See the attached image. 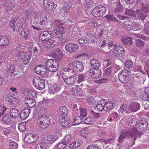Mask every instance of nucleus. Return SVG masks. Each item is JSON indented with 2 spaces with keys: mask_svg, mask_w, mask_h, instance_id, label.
I'll list each match as a JSON object with an SVG mask.
<instances>
[{
  "mask_svg": "<svg viewBox=\"0 0 149 149\" xmlns=\"http://www.w3.org/2000/svg\"><path fill=\"white\" fill-rule=\"evenodd\" d=\"M9 146L10 149H17L18 145L16 142L11 141L10 142Z\"/></svg>",
  "mask_w": 149,
  "mask_h": 149,
  "instance_id": "nucleus-55",
  "label": "nucleus"
},
{
  "mask_svg": "<svg viewBox=\"0 0 149 149\" xmlns=\"http://www.w3.org/2000/svg\"><path fill=\"white\" fill-rule=\"evenodd\" d=\"M119 112L123 113L129 114L130 113V111L127 105L124 104L121 106L119 110Z\"/></svg>",
  "mask_w": 149,
  "mask_h": 149,
  "instance_id": "nucleus-24",
  "label": "nucleus"
},
{
  "mask_svg": "<svg viewBox=\"0 0 149 149\" xmlns=\"http://www.w3.org/2000/svg\"><path fill=\"white\" fill-rule=\"evenodd\" d=\"M80 113L81 116L84 118L87 116V112L86 109L85 108L80 109Z\"/></svg>",
  "mask_w": 149,
  "mask_h": 149,
  "instance_id": "nucleus-60",
  "label": "nucleus"
},
{
  "mask_svg": "<svg viewBox=\"0 0 149 149\" xmlns=\"http://www.w3.org/2000/svg\"><path fill=\"white\" fill-rule=\"evenodd\" d=\"M71 137V135L70 134H68L62 140L65 142V144L68 145L70 141Z\"/></svg>",
  "mask_w": 149,
  "mask_h": 149,
  "instance_id": "nucleus-52",
  "label": "nucleus"
},
{
  "mask_svg": "<svg viewBox=\"0 0 149 149\" xmlns=\"http://www.w3.org/2000/svg\"><path fill=\"white\" fill-rule=\"evenodd\" d=\"M47 139L48 142L52 143L56 140V137L55 135H49L47 137Z\"/></svg>",
  "mask_w": 149,
  "mask_h": 149,
  "instance_id": "nucleus-44",
  "label": "nucleus"
},
{
  "mask_svg": "<svg viewBox=\"0 0 149 149\" xmlns=\"http://www.w3.org/2000/svg\"><path fill=\"white\" fill-rule=\"evenodd\" d=\"M52 53L53 57L58 60H62L63 58L62 53L58 48L54 49Z\"/></svg>",
  "mask_w": 149,
  "mask_h": 149,
  "instance_id": "nucleus-17",
  "label": "nucleus"
},
{
  "mask_svg": "<svg viewBox=\"0 0 149 149\" xmlns=\"http://www.w3.org/2000/svg\"><path fill=\"white\" fill-rule=\"evenodd\" d=\"M66 145H67L65 144V142L61 140L60 142L56 146L58 149H63Z\"/></svg>",
  "mask_w": 149,
  "mask_h": 149,
  "instance_id": "nucleus-53",
  "label": "nucleus"
},
{
  "mask_svg": "<svg viewBox=\"0 0 149 149\" xmlns=\"http://www.w3.org/2000/svg\"><path fill=\"white\" fill-rule=\"evenodd\" d=\"M61 125L65 128H68L71 125L70 121L69 120H65L64 119L60 120Z\"/></svg>",
  "mask_w": 149,
  "mask_h": 149,
  "instance_id": "nucleus-34",
  "label": "nucleus"
},
{
  "mask_svg": "<svg viewBox=\"0 0 149 149\" xmlns=\"http://www.w3.org/2000/svg\"><path fill=\"white\" fill-rule=\"evenodd\" d=\"M50 123V119L47 115H43L39 116L37 120V124L41 128H47Z\"/></svg>",
  "mask_w": 149,
  "mask_h": 149,
  "instance_id": "nucleus-5",
  "label": "nucleus"
},
{
  "mask_svg": "<svg viewBox=\"0 0 149 149\" xmlns=\"http://www.w3.org/2000/svg\"><path fill=\"white\" fill-rule=\"evenodd\" d=\"M38 135L32 133H29L25 136L24 138V141L29 143L36 142L38 139Z\"/></svg>",
  "mask_w": 149,
  "mask_h": 149,
  "instance_id": "nucleus-10",
  "label": "nucleus"
},
{
  "mask_svg": "<svg viewBox=\"0 0 149 149\" xmlns=\"http://www.w3.org/2000/svg\"><path fill=\"white\" fill-rule=\"evenodd\" d=\"M51 38H49L44 43H43V46L47 48H49L50 47H53L54 46V42L53 40L50 39Z\"/></svg>",
  "mask_w": 149,
  "mask_h": 149,
  "instance_id": "nucleus-31",
  "label": "nucleus"
},
{
  "mask_svg": "<svg viewBox=\"0 0 149 149\" xmlns=\"http://www.w3.org/2000/svg\"><path fill=\"white\" fill-rule=\"evenodd\" d=\"M106 11L105 7L102 5H99L93 9L92 11V13L95 17H99L103 16Z\"/></svg>",
  "mask_w": 149,
  "mask_h": 149,
  "instance_id": "nucleus-6",
  "label": "nucleus"
},
{
  "mask_svg": "<svg viewBox=\"0 0 149 149\" xmlns=\"http://www.w3.org/2000/svg\"><path fill=\"white\" fill-rule=\"evenodd\" d=\"M125 14L126 15L133 16H136V13L133 10L128 8L126 9Z\"/></svg>",
  "mask_w": 149,
  "mask_h": 149,
  "instance_id": "nucleus-49",
  "label": "nucleus"
},
{
  "mask_svg": "<svg viewBox=\"0 0 149 149\" xmlns=\"http://www.w3.org/2000/svg\"><path fill=\"white\" fill-rule=\"evenodd\" d=\"M26 124L24 123H20L18 126V129L21 132H24L26 130Z\"/></svg>",
  "mask_w": 149,
  "mask_h": 149,
  "instance_id": "nucleus-56",
  "label": "nucleus"
},
{
  "mask_svg": "<svg viewBox=\"0 0 149 149\" xmlns=\"http://www.w3.org/2000/svg\"><path fill=\"white\" fill-rule=\"evenodd\" d=\"M33 21L34 22H47V17L43 13H37L35 15Z\"/></svg>",
  "mask_w": 149,
  "mask_h": 149,
  "instance_id": "nucleus-12",
  "label": "nucleus"
},
{
  "mask_svg": "<svg viewBox=\"0 0 149 149\" xmlns=\"http://www.w3.org/2000/svg\"><path fill=\"white\" fill-rule=\"evenodd\" d=\"M129 72L126 69H124L120 72L118 74V77L119 80L123 83L126 80Z\"/></svg>",
  "mask_w": 149,
  "mask_h": 149,
  "instance_id": "nucleus-15",
  "label": "nucleus"
},
{
  "mask_svg": "<svg viewBox=\"0 0 149 149\" xmlns=\"http://www.w3.org/2000/svg\"><path fill=\"white\" fill-rule=\"evenodd\" d=\"M124 65L126 68H130L133 66V63L131 60L127 61L124 63Z\"/></svg>",
  "mask_w": 149,
  "mask_h": 149,
  "instance_id": "nucleus-58",
  "label": "nucleus"
},
{
  "mask_svg": "<svg viewBox=\"0 0 149 149\" xmlns=\"http://www.w3.org/2000/svg\"><path fill=\"white\" fill-rule=\"evenodd\" d=\"M84 68L82 63L78 61H76L68 65L67 68L64 69V71L66 72V74L69 72L71 73L75 72H81Z\"/></svg>",
  "mask_w": 149,
  "mask_h": 149,
  "instance_id": "nucleus-3",
  "label": "nucleus"
},
{
  "mask_svg": "<svg viewBox=\"0 0 149 149\" xmlns=\"http://www.w3.org/2000/svg\"><path fill=\"white\" fill-rule=\"evenodd\" d=\"M105 102L103 100L99 101L96 107L97 109L100 111H104Z\"/></svg>",
  "mask_w": 149,
  "mask_h": 149,
  "instance_id": "nucleus-32",
  "label": "nucleus"
},
{
  "mask_svg": "<svg viewBox=\"0 0 149 149\" xmlns=\"http://www.w3.org/2000/svg\"><path fill=\"white\" fill-rule=\"evenodd\" d=\"M143 26L139 24H132V27H129L128 28L129 31H136L142 29Z\"/></svg>",
  "mask_w": 149,
  "mask_h": 149,
  "instance_id": "nucleus-37",
  "label": "nucleus"
},
{
  "mask_svg": "<svg viewBox=\"0 0 149 149\" xmlns=\"http://www.w3.org/2000/svg\"><path fill=\"white\" fill-rule=\"evenodd\" d=\"M141 8L143 11H145L147 13H149V3L144 4Z\"/></svg>",
  "mask_w": 149,
  "mask_h": 149,
  "instance_id": "nucleus-62",
  "label": "nucleus"
},
{
  "mask_svg": "<svg viewBox=\"0 0 149 149\" xmlns=\"http://www.w3.org/2000/svg\"><path fill=\"white\" fill-rule=\"evenodd\" d=\"M2 38V40H3V41H2V46H6L9 45V41L7 37L6 36H3Z\"/></svg>",
  "mask_w": 149,
  "mask_h": 149,
  "instance_id": "nucleus-54",
  "label": "nucleus"
},
{
  "mask_svg": "<svg viewBox=\"0 0 149 149\" xmlns=\"http://www.w3.org/2000/svg\"><path fill=\"white\" fill-rule=\"evenodd\" d=\"M32 82L35 87L38 89L41 90L45 87L44 81L40 79L39 77H34L33 79Z\"/></svg>",
  "mask_w": 149,
  "mask_h": 149,
  "instance_id": "nucleus-8",
  "label": "nucleus"
},
{
  "mask_svg": "<svg viewBox=\"0 0 149 149\" xmlns=\"http://www.w3.org/2000/svg\"><path fill=\"white\" fill-rule=\"evenodd\" d=\"M2 133L5 135L8 136L11 133L10 128L9 127L3 128L2 129Z\"/></svg>",
  "mask_w": 149,
  "mask_h": 149,
  "instance_id": "nucleus-59",
  "label": "nucleus"
},
{
  "mask_svg": "<svg viewBox=\"0 0 149 149\" xmlns=\"http://www.w3.org/2000/svg\"><path fill=\"white\" fill-rule=\"evenodd\" d=\"M64 32V30L62 28H60L58 31L53 30L52 31H44L40 33L39 38L42 41H45L47 38H61L63 37Z\"/></svg>",
  "mask_w": 149,
  "mask_h": 149,
  "instance_id": "nucleus-2",
  "label": "nucleus"
},
{
  "mask_svg": "<svg viewBox=\"0 0 149 149\" xmlns=\"http://www.w3.org/2000/svg\"><path fill=\"white\" fill-rule=\"evenodd\" d=\"M19 114V112L18 109H13L10 111V116L13 118H17Z\"/></svg>",
  "mask_w": 149,
  "mask_h": 149,
  "instance_id": "nucleus-27",
  "label": "nucleus"
},
{
  "mask_svg": "<svg viewBox=\"0 0 149 149\" xmlns=\"http://www.w3.org/2000/svg\"><path fill=\"white\" fill-rule=\"evenodd\" d=\"M148 125L147 119L144 118H142L139 122L138 128L141 131H144L147 129Z\"/></svg>",
  "mask_w": 149,
  "mask_h": 149,
  "instance_id": "nucleus-16",
  "label": "nucleus"
},
{
  "mask_svg": "<svg viewBox=\"0 0 149 149\" xmlns=\"http://www.w3.org/2000/svg\"><path fill=\"white\" fill-rule=\"evenodd\" d=\"M29 33V30L25 28V29L21 31V35L24 39L26 40L28 38Z\"/></svg>",
  "mask_w": 149,
  "mask_h": 149,
  "instance_id": "nucleus-39",
  "label": "nucleus"
},
{
  "mask_svg": "<svg viewBox=\"0 0 149 149\" xmlns=\"http://www.w3.org/2000/svg\"><path fill=\"white\" fill-rule=\"evenodd\" d=\"M74 89L75 90L76 92L77 93V95L81 96L82 95L83 93L82 92V90L81 88H79V86H75L74 87Z\"/></svg>",
  "mask_w": 149,
  "mask_h": 149,
  "instance_id": "nucleus-57",
  "label": "nucleus"
},
{
  "mask_svg": "<svg viewBox=\"0 0 149 149\" xmlns=\"http://www.w3.org/2000/svg\"><path fill=\"white\" fill-rule=\"evenodd\" d=\"M135 43V45L139 47H141L143 46L144 45V42L140 39L136 40Z\"/></svg>",
  "mask_w": 149,
  "mask_h": 149,
  "instance_id": "nucleus-51",
  "label": "nucleus"
},
{
  "mask_svg": "<svg viewBox=\"0 0 149 149\" xmlns=\"http://www.w3.org/2000/svg\"><path fill=\"white\" fill-rule=\"evenodd\" d=\"M105 17L107 19L110 21L115 22H118V20L116 19L115 17L113 15H107L105 16Z\"/></svg>",
  "mask_w": 149,
  "mask_h": 149,
  "instance_id": "nucleus-47",
  "label": "nucleus"
},
{
  "mask_svg": "<svg viewBox=\"0 0 149 149\" xmlns=\"http://www.w3.org/2000/svg\"><path fill=\"white\" fill-rule=\"evenodd\" d=\"M82 122V119L79 116H75L72 122L73 125H77L80 124Z\"/></svg>",
  "mask_w": 149,
  "mask_h": 149,
  "instance_id": "nucleus-42",
  "label": "nucleus"
},
{
  "mask_svg": "<svg viewBox=\"0 0 149 149\" xmlns=\"http://www.w3.org/2000/svg\"><path fill=\"white\" fill-rule=\"evenodd\" d=\"M24 101L25 103L27 106L31 108L33 107L36 105L35 101L31 98H26Z\"/></svg>",
  "mask_w": 149,
  "mask_h": 149,
  "instance_id": "nucleus-25",
  "label": "nucleus"
},
{
  "mask_svg": "<svg viewBox=\"0 0 149 149\" xmlns=\"http://www.w3.org/2000/svg\"><path fill=\"white\" fill-rule=\"evenodd\" d=\"M132 22L130 21L129 19H127L124 22V24L125 26V27L129 31V27H132Z\"/></svg>",
  "mask_w": 149,
  "mask_h": 149,
  "instance_id": "nucleus-50",
  "label": "nucleus"
},
{
  "mask_svg": "<svg viewBox=\"0 0 149 149\" xmlns=\"http://www.w3.org/2000/svg\"><path fill=\"white\" fill-rule=\"evenodd\" d=\"M124 49L122 47H119L117 48L113 52V54L118 58H120L123 56L125 54Z\"/></svg>",
  "mask_w": 149,
  "mask_h": 149,
  "instance_id": "nucleus-19",
  "label": "nucleus"
},
{
  "mask_svg": "<svg viewBox=\"0 0 149 149\" xmlns=\"http://www.w3.org/2000/svg\"><path fill=\"white\" fill-rule=\"evenodd\" d=\"M69 73L65 74L62 76V78L65 83L68 85L73 86L74 85L76 82V78L77 77V75L74 74L72 76H70V77L66 76V74Z\"/></svg>",
  "mask_w": 149,
  "mask_h": 149,
  "instance_id": "nucleus-9",
  "label": "nucleus"
},
{
  "mask_svg": "<svg viewBox=\"0 0 149 149\" xmlns=\"http://www.w3.org/2000/svg\"><path fill=\"white\" fill-rule=\"evenodd\" d=\"M132 39L130 37H123L122 39V41L125 45H130L132 43Z\"/></svg>",
  "mask_w": 149,
  "mask_h": 149,
  "instance_id": "nucleus-35",
  "label": "nucleus"
},
{
  "mask_svg": "<svg viewBox=\"0 0 149 149\" xmlns=\"http://www.w3.org/2000/svg\"><path fill=\"white\" fill-rule=\"evenodd\" d=\"M140 107L139 104L136 102L131 103L128 107L130 111V112L136 111L140 109Z\"/></svg>",
  "mask_w": 149,
  "mask_h": 149,
  "instance_id": "nucleus-22",
  "label": "nucleus"
},
{
  "mask_svg": "<svg viewBox=\"0 0 149 149\" xmlns=\"http://www.w3.org/2000/svg\"><path fill=\"white\" fill-rule=\"evenodd\" d=\"M43 3L45 7L50 10H52L54 6L52 0H44Z\"/></svg>",
  "mask_w": 149,
  "mask_h": 149,
  "instance_id": "nucleus-20",
  "label": "nucleus"
},
{
  "mask_svg": "<svg viewBox=\"0 0 149 149\" xmlns=\"http://www.w3.org/2000/svg\"><path fill=\"white\" fill-rule=\"evenodd\" d=\"M84 122L86 124L91 125L94 123V119L90 117H88L84 120Z\"/></svg>",
  "mask_w": 149,
  "mask_h": 149,
  "instance_id": "nucleus-48",
  "label": "nucleus"
},
{
  "mask_svg": "<svg viewBox=\"0 0 149 149\" xmlns=\"http://www.w3.org/2000/svg\"><path fill=\"white\" fill-rule=\"evenodd\" d=\"M80 143L78 142H74L72 144H70L69 146L70 148L75 149L80 147Z\"/></svg>",
  "mask_w": 149,
  "mask_h": 149,
  "instance_id": "nucleus-46",
  "label": "nucleus"
},
{
  "mask_svg": "<svg viewBox=\"0 0 149 149\" xmlns=\"http://www.w3.org/2000/svg\"><path fill=\"white\" fill-rule=\"evenodd\" d=\"M6 11H8L9 10L12 9L14 7V5L13 3H12L10 1H8L5 6Z\"/></svg>",
  "mask_w": 149,
  "mask_h": 149,
  "instance_id": "nucleus-43",
  "label": "nucleus"
},
{
  "mask_svg": "<svg viewBox=\"0 0 149 149\" xmlns=\"http://www.w3.org/2000/svg\"><path fill=\"white\" fill-rule=\"evenodd\" d=\"M48 26L47 22H40V23L37 22V27H35L36 30H40L46 28Z\"/></svg>",
  "mask_w": 149,
  "mask_h": 149,
  "instance_id": "nucleus-26",
  "label": "nucleus"
},
{
  "mask_svg": "<svg viewBox=\"0 0 149 149\" xmlns=\"http://www.w3.org/2000/svg\"><path fill=\"white\" fill-rule=\"evenodd\" d=\"M66 51L70 53L74 52L77 51L79 49L78 46L74 43H68L65 46Z\"/></svg>",
  "mask_w": 149,
  "mask_h": 149,
  "instance_id": "nucleus-14",
  "label": "nucleus"
},
{
  "mask_svg": "<svg viewBox=\"0 0 149 149\" xmlns=\"http://www.w3.org/2000/svg\"><path fill=\"white\" fill-rule=\"evenodd\" d=\"M17 55L22 59L23 63L26 64L29 62L31 55V52L26 53L22 51H18Z\"/></svg>",
  "mask_w": 149,
  "mask_h": 149,
  "instance_id": "nucleus-7",
  "label": "nucleus"
},
{
  "mask_svg": "<svg viewBox=\"0 0 149 149\" xmlns=\"http://www.w3.org/2000/svg\"><path fill=\"white\" fill-rule=\"evenodd\" d=\"M136 15H137L138 17L141 20H143L147 15V13L141 8V9H138L136 11Z\"/></svg>",
  "mask_w": 149,
  "mask_h": 149,
  "instance_id": "nucleus-21",
  "label": "nucleus"
},
{
  "mask_svg": "<svg viewBox=\"0 0 149 149\" xmlns=\"http://www.w3.org/2000/svg\"><path fill=\"white\" fill-rule=\"evenodd\" d=\"M122 6L120 3V0H118V3L115 8L114 12L116 13H120L123 10Z\"/></svg>",
  "mask_w": 149,
  "mask_h": 149,
  "instance_id": "nucleus-41",
  "label": "nucleus"
},
{
  "mask_svg": "<svg viewBox=\"0 0 149 149\" xmlns=\"http://www.w3.org/2000/svg\"><path fill=\"white\" fill-rule=\"evenodd\" d=\"M60 11L61 12L63 13V14L64 17H66L67 18H69L70 16V14L68 10L67 9L65 8H62L60 10Z\"/></svg>",
  "mask_w": 149,
  "mask_h": 149,
  "instance_id": "nucleus-45",
  "label": "nucleus"
},
{
  "mask_svg": "<svg viewBox=\"0 0 149 149\" xmlns=\"http://www.w3.org/2000/svg\"><path fill=\"white\" fill-rule=\"evenodd\" d=\"M45 66L42 65L36 66L34 69L35 71L38 74L42 70L47 69L50 72H56L58 69L59 63L57 60L54 59H48L46 62Z\"/></svg>",
  "mask_w": 149,
  "mask_h": 149,
  "instance_id": "nucleus-1",
  "label": "nucleus"
},
{
  "mask_svg": "<svg viewBox=\"0 0 149 149\" xmlns=\"http://www.w3.org/2000/svg\"><path fill=\"white\" fill-rule=\"evenodd\" d=\"M61 85L55 84L50 87L49 90V92L50 94H55L61 89Z\"/></svg>",
  "mask_w": 149,
  "mask_h": 149,
  "instance_id": "nucleus-23",
  "label": "nucleus"
},
{
  "mask_svg": "<svg viewBox=\"0 0 149 149\" xmlns=\"http://www.w3.org/2000/svg\"><path fill=\"white\" fill-rule=\"evenodd\" d=\"M77 75V74H76ZM86 78V76L84 74H78L76 78L77 82L78 83H80L81 82L84 81Z\"/></svg>",
  "mask_w": 149,
  "mask_h": 149,
  "instance_id": "nucleus-38",
  "label": "nucleus"
},
{
  "mask_svg": "<svg viewBox=\"0 0 149 149\" xmlns=\"http://www.w3.org/2000/svg\"><path fill=\"white\" fill-rule=\"evenodd\" d=\"M3 122L7 124H10L11 122V118L7 115H4L2 118Z\"/></svg>",
  "mask_w": 149,
  "mask_h": 149,
  "instance_id": "nucleus-40",
  "label": "nucleus"
},
{
  "mask_svg": "<svg viewBox=\"0 0 149 149\" xmlns=\"http://www.w3.org/2000/svg\"><path fill=\"white\" fill-rule=\"evenodd\" d=\"M91 65L94 69H99L101 64L97 60L95 59H92L90 61Z\"/></svg>",
  "mask_w": 149,
  "mask_h": 149,
  "instance_id": "nucleus-30",
  "label": "nucleus"
},
{
  "mask_svg": "<svg viewBox=\"0 0 149 149\" xmlns=\"http://www.w3.org/2000/svg\"><path fill=\"white\" fill-rule=\"evenodd\" d=\"M58 112L59 115L62 116L63 117H64L66 116L68 114V110L65 107H63L58 110Z\"/></svg>",
  "mask_w": 149,
  "mask_h": 149,
  "instance_id": "nucleus-28",
  "label": "nucleus"
},
{
  "mask_svg": "<svg viewBox=\"0 0 149 149\" xmlns=\"http://www.w3.org/2000/svg\"><path fill=\"white\" fill-rule=\"evenodd\" d=\"M113 108V103L112 102H108L105 103L104 111H108L112 109Z\"/></svg>",
  "mask_w": 149,
  "mask_h": 149,
  "instance_id": "nucleus-33",
  "label": "nucleus"
},
{
  "mask_svg": "<svg viewBox=\"0 0 149 149\" xmlns=\"http://www.w3.org/2000/svg\"><path fill=\"white\" fill-rule=\"evenodd\" d=\"M89 75L94 79H97L101 76L102 73L99 69L92 68L90 70Z\"/></svg>",
  "mask_w": 149,
  "mask_h": 149,
  "instance_id": "nucleus-13",
  "label": "nucleus"
},
{
  "mask_svg": "<svg viewBox=\"0 0 149 149\" xmlns=\"http://www.w3.org/2000/svg\"><path fill=\"white\" fill-rule=\"evenodd\" d=\"M127 120L128 125L130 126H133L136 125V120L132 116L128 117Z\"/></svg>",
  "mask_w": 149,
  "mask_h": 149,
  "instance_id": "nucleus-36",
  "label": "nucleus"
},
{
  "mask_svg": "<svg viewBox=\"0 0 149 149\" xmlns=\"http://www.w3.org/2000/svg\"><path fill=\"white\" fill-rule=\"evenodd\" d=\"M34 93V92H33L32 91H31L30 89H26L24 91V94L26 96L27 95L30 96L32 97H34V95L33 93Z\"/></svg>",
  "mask_w": 149,
  "mask_h": 149,
  "instance_id": "nucleus-61",
  "label": "nucleus"
},
{
  "mask_svg": "<svg viewBox=\"0 0 149 149\" xmlns=\"http://www.w3.org/2000/svg\"><path fill=\"white\" fill-rule=\"evenodd\" d=\"M31 111L30 109L29 108L24 109L20 113V116L21 118L23 120L29 116Z\"/></svg>",
  "mask_w": 149,
  "mask_h": 149,
  "instance_id": "nucleus-18",
  "label": "nucleus"
},
{
  "mask_svg": "<svg viewBox=\"0 0 149 149\" xmlns=\"http://www.w3.org/2000/svg\"><path fill=\"white\" fill-rule=\"evenodd\" d=\"M17 99L14 97L8 95L6 98V104L9 107L15 106L17 103Z\"/></svg>",
  "mask_w": 149,
  "mask_h": 149,
  "instance_id": "nucleus-11",
  "label": "nucleus"
},
{
  "mask_svg": "<svg viewBox=\"0 0 149 149\" xmlns=\"http://www.w3.org/2000/svg\"><path fill=\"white\" fill-rule=\"evenodd\" d=\"M15 68L14 65H11L10 66L8 69V72L10 74L13 73L15 71Z\"/></svg>",
  "mask_w": 149,
  "mask_h": 149,
  "instance_id": "nucleus-64",
  "label": "nucleus"
},
{
  "mask_svg": "<svg viewBox=\"0 0 149 149\" xmlns=\"http://www.w3.org/2000/svg\"><path fill=\"white\" fill-rule=\"evenodd\" d=\"M72 0H67V1L66 2V3L65 4V8L67 9L68 10V9H69L71 7L72 4L71 3Z\"/></svg>",
  "mask_w": 149,
  "mask_h": 149,
  "instance_id": "nucleus-63",
  "label": "nucleus"
},
{
  "mask_svg": "<svg viewBox=\"0 0 149 149\" xmlns=\"http://www.w3.org/2000/svg\"><path fill=\"white\" fill-rule=\"evenodd\" d=\"M138 134V131L135 127H133L129 130L127 129L124 130L121 132L118 141L121 143L125 137L127 136L135 137L136 135Z\"/></svg>",
  "mask_w": 149,
  "mask_h": 149,
  "instance_id": "nucleus-4",
  "label": "nucleus"
},
{
  "mask_svg": "<svg viewBox=\"0 0 149 149\" xmlns=\"http://www.w3.org/2000/svg\"><path fill=\"white\" fill-rule=\"evenodd\" d=\"M52 25L54 27L57 29H58V30L56 29L58 31L59 30L60 28H62L64 30V33L65 32V29L62 26V24L60 20H55L52 23Z\"/></svg>",
  "mask_w": 149,
  "mask_h": 149,
  "instance_id": "nucleus-29",
  "label": "nucleus"
}]
</instances>
